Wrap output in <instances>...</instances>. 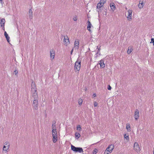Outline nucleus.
<instances>
[{
    "mask_svg": "<svg viewBox=\"0 0 154 154\" xmlns=\"http://www.w3.org/2000/svg\"><path fill=\"white\" fill-rule=\"evenodd\" d=\"M52 135L53 137V141L54 143H55L57 140L58 135L56 130H52Z\"/></svg>",
    "mask_w": 154,
    "mask_h": 154,
    "instance_id": "f257e3e1",
    "label": "nucleus"
},
{
    "mask_svg": "<svg viewBox=\"0 0 154 154\" xmlns=\"http://www.w3.org/2000/svg\"><path fill=\"white\" fill-rule=\"evenodd\" d=\"M81 61H79L78 60L75 62L74 69L76 72H79L80 70L81 66Z\"/></svg>",
    "mask_w": 154,
    "mask_h": 154,
    "instance_id": "f03ea898",
    "label": "nucleus"
},
{
    "mask_svg": "<svg viewBox=\"0 0 154 154\" xmlns=\"http://www.w3.org/2000/svg\"><path fill=\"white\" fill-rule=\"evenodd\" d=\"M114 148V146L112 144L109 145L105 150L104 153L105 154H109V153L112 152Z\"/></svg>",
    "mask_w": 154,
    "mask_h": 154,
    "instance_id": "7ed1b4c3",
    "label": "nucleus"
},
{
    "mask_svg": "<svg viewBox=\"0 0 154 154\" xmlns=\"http://www.w3.org/2000/svg\"><path fill=\"white\" fill-rule=\"evenodd\" d=\"M71 149L72 151L75 152L81 153L83 152V149L82 148L76 147L72 145H71Z\"/></svg>",
    "mask_w": 154,
    "mask_h": 154,
    "instance_id": "20e7f679",
    "label": "nucleus"
},
{
    "mask_svg": "<svg viewBox=\"0 0 154 154\" xmlns=\"http://www.w3.org/2000/svg\"><path fill=\"white\" fill-rule=\"evenodd\" d=\"M133 147L134 150L137 153L140 152L141 150V149L137 142H136L134 143Z\"/></svg>",
    "mask_w": 154,
    "mask_h": 154,
    "instance_id": "39448f33",
    "label": "nucleus"
},
{
    "mask_svg": "<svg viewBox=\"0 0 154 154\" xmlns=\"http://www.w3.org/2000/svg\"><path fill=\"white\" fill-rule=\"evenodd\" d=\"M32 92H35L32 94V97L34 100H37L38 98V94L36 92L37 91L35 87L32 88Z\"/></svg>",
    "mask_w": 154,
    "mask_h": 154,
    "instance_id": "423d86ee",
    "label": "nucleus"
},
{
    "mask_svg": "<svg viewBox=\"0 0 154 154\" xmlns=\"http://www.w3.org/2000/svg\"><path fill=\"white\" fill-rule=\"evenodd\" d=\"M5 19L2 18L0 20V28H1L4 31L5 29Z\"/></svg>",
    "mask_w": 154,
    "mask_h": 154,
    "instance_id": "0eeeda50",
    "label": "nucleus"
},
{
    "mask_svg": "<svg viewBox=\"0 0 154 154\" xmlns=\"http://www.w3.org/2000/svg\"><path fill=\"white\" fill-rule=\"evenodd\" d=\"M64 45L66 46L70 43L68 37L67 35L64 36Z\"/></svg>",
    "mask_w": 154,
    "mask_h": 154,
    "instance_id": "6e6552de",
    "label": "nucleus"
},
{
    "mask_svg": "<svg viewBox=\"0 0 154 154\" xmlns=\"http://www.w3.org/2000/svg\"><path fill=\"white\" fill-rule=\"evenodd\" d=\"M132 11L129 9L128 11V16L127 18L128 20L130 21L132 19Z\"/></svg>",
    "mask_w": 154,
    "mask_h": 154,
    "instance_id": "1a4fd4ad",
    "label": "nucleus"
},
{
    "mask_svg": "<svg viewBox=\"0 0 154 154\" xmlns=\"http://www.w3.org/2000/svg\"><path fill=\"white\" fill-rule=\"evenodd\" d=\"M50 54L51 59V60H53L54 59L55 55V51L54 49H51L50 50Z\"/></svg>",
    "mask_w": 154,
    "mask_h": 154,
    "instance_id": "9d476101",
    "label": "nucleus"
},
{
    "mask_svg": "<svg viewBox=\"0 0 154 154\" xmlns=\"http://www.w3.org/2000/svg\"><path fill=\"white\" fill-rule=\"evenodd\" d=\"M32 105L34 109H37L38 106V101L37 100H34L33 101Z\"/></svg>",
    "mask_w": 154,
    "mask_h": 154,
    "instance_id": "9b49d317",
    "label": "nucleus"
},
{
    "mask_svg": "<svg viewBox=\"0 0 154 154\" xmlns=\"http://www.w3.org/2000/svg\"><path fill=\"white\" fill-rule=\"evenodd\" d=\"M79 42L78 39H76L74 43V48L75 49H78L79 48Z\"/></svg>",
    "mask_w": 154,
    "mask_h": 154,
    "instance_id": "f8f14e48",
    "label": "nucleus"
},
{
    "mask_svg": "<svg viewBox=\"0 0 154 154\" xmlns=\"http://www.w3.org/2000/svg\"><path fill=\"white\" fill-rule=\"evenodd\" d=\"M134 117L136 120H137L139 118V111L137 109H136L135 111Z\"/></svg>",
    "mask_w": 154,
    "mask_h": 154,
    "instance_id": "ddd939ff",
    "label": "nucleus"
},
{
    "mask_svg": "<svg viewBox=\"0 0 154 154\" xmlns=\"http://www.w3.org/2000/svg\"><path fill=\"white\" fill-rule=\"evenodd\" d=\"M99 64L101 68H103L105 66V65L104 63L103 60H101L100 61H99Z\"/></svg>",
    "mask_w": 154,
    "mask_h": 154,
    "instance_id": "4468645a",
    "label": "nucleus"
},
{
    "mask_svg": "<svg viewBox=\"0 0 154 154\" xmlns=\"http://www.w3.org/2000/svg\"><path fill=\"white\" fill-rule=\"evenodd\" d=\"M32 13L33 12L32 11L31 9H29V18L30 19H32L33 17Z\"/></svg>",
    "mask_w": 154,
    "mask_h": 154,
    "instance_id": "2eb2a0df",
    "label": "nucleus"
},
{
    "mask_svg": "<svg viewBox=\"0 0 154 154\" xmlns=\"http://www.w3.org/2000/svg\"><path fill=\"white\" fill-rule=\"evenodd\" d=\"M4 35H5V38H6V39L7 40V41L8 42H9V41H9L10 37L8 36V34L5 31V32H4Z\"/></svg>",
    "mask_w": 154,
    "mask_h": 154,
    "instance_id": "dca6fc26",
    "label": "nucleus"
},
{
    "mask_svg": "<svg viewBox=\"0 0 154 154\" xmlns=\"http://www.w3.org/2000/svg\"><path fill=\"white\" fill-rule=\"evenodd\" d=\"M103 4L100 2L97 4V8L100 10V9L103 6Z\"/></svg>",
    "mask_w": 154,
    "mask_h": 154,
    "instance_id": "f3484780",
    "label": "nucleus"
},
{
    "mask_svg": "<svg viewBox=\"0 0 154 154\" xmlns=\"http://www.w3.org/2000/svg\"><path fill=\"white\" fill-rule=\"evenodd\" d=\"M88 25L87 26V29L88 31L90 32L91 31L90 30V28L91 27V22L89 20H88Z\"/></svg>",
    "mask_w": 154,
    "mask_h": 154,
    "instance_id": "a211bd4d",
    "label": "nucleus"
},
{
    "mask_svg": "<svg viewBox=\"0 0 154 154\" xmlns=\"http://www.w3.org/2000/svg\"><path fill=\"white\" fill-rule=\"evenodd\" d=\"M126 128L128 131L130 132L131 131L130 125L129 124H127L126 126Z\"/></svg>",
    "mask_w": 154,
    "mask_h": 154,
    "instance_id": "6ab92c4d",
    "label": "nucleus"
},
{
    "mask_svg": "<svg viewBox=\"0 0 154 154\" xmlns=\"http://www.w3.org/2000/svg\"><path fill=\"white\" fill-rule=\"evenodd\" d=\"M110 7L112 11L113 12L115 10L116 8L115 5L114 4H113V5L110 4Z\"/></svg>",
    "mask_w": 154,
    "mask_h": 154,
    "instance_id": "aec40b11",
    "label": "nucleus"
},
{
    "mask_svg": "<svg viewBox=\"0 0 154 154\" xmlns=\"http://www.w3.org/2000/svg\"><path fill=\"white\" fill-rule=\"evenodd\" d=\"M4 145H5L6 146L7 148L8 149H9L10 145V144L8 141H6L4 143Z\"/></svg>",
    "mask_w": 154,
    "mask_h": 154,
    "instance_id": "412c9836",
    "label": "nucleus"
},
{
    "mask_svg": "<svg viewBox=\"0 0 154 154\" xmlns=\"http://www.w3.org/2000/svg\"><path fill=\"white\" fill-rule=\"evenodd\" d=\"M133 50V49L132 47H129L128 48V50L127 51V53L128 54H130L131 52H132V51Z\"/></svg>",
    "mask_w": 154,
    "mask_h": 154,
    "instance_id": "4be33fe9",
    "label": "nucleus"
},
{
    "mask_svg": "<svg viewBox=\"0 0 154 154\" xmlns=\"http://www.w3.org/2000/svg\"><path fill=\"white\" fill-rule=\"evenodd\" d=\"M56 123L55 122H53L52 126V130H56Z\"/></svg>",
    "mask_w": 154,
    "mask_h": 154,
    "instance_id": "5701e85b",
    "label": "nucleus"
},
{
    "mask_svg": "<svg viewBox=\"0 0 154 154\" xmlns=\"http://www.w3.org/2000/svg\"><path fill=\"white\" fill-rule=\"evenodd\" d=\"M75 137H76L77 138H79L81 136L80 134L78 132L75 133Z\"/></svg>",
    "mask_w": 154,
    "mask_h": 154,
    "instance_id": "b1692460",
    "label": "nucleus"
},
{
    "mask_svg": "<svg viewBox=\"0 0 154 154\" xmlns=\"http://www.w3.org/2000/svg\"><path fill=\"white\" fill-rule=\"evenodd\" d=\"M82 128L81 127L80 125H78L77 126V130L79 131H81Z\"/></svg>",
    "mask_w": 154,
    "mask_h": 154,
    "instance_id": "393cba45",
    "label": "nucleus"
},
{
    "mask_svg": "<svg viewBox=\"0 0 154 154\" xmlns=\"http://www.w3.org/2000/svg\"><path fill=\"white\" fill-rule=\"evenodd\" d=\"M8 149L7 148V147L5 145L3 147V149L4 151H5L6 152H7V150Z\"/></svg>",
    "mask_w": 154,
    "mask_h": 154,
    "instance_id": "a878e982",
    "label": "nucleus"
},
{
    "mask_svg": "<svg viewBox=\"0 0 154 154\" xmlns=\"http://www.w3.org/2000/svg\"><path fill=\"white\" fill-rule=\"evenodd\" d=\"M78 102L79 104L80 105H81L82 104V99H80L78 100Z\"/></svg>",
    "mask_w": 154,
    "mask_h": 154,
    "instance_id": "bb28decb",
    "label": "nucleus"
},
{
    "mask_svg": "<svg viewBox=\"0 0 154 154\" xmlns=\"http://www.w3.org/2000/svg\"><path fill=\"white\" fill-rule=\"evenodd\" d=\"M106 0H100V2L103 5L106 2Z\"/></svg>",
    "mask_w": 154,
    "mask_h": 154,
    "instance_id": "cd10ccee",
    "label": "nucleus"
},
{
    "mask_svg": "<svg viewBox=\"0 0 154 154\" xmlns=\"http://www.w3.org/2000/svg\"><path fill=\"white\" fill-rule=\"evenodd\" d=\"M124 137L126 138V140H128L129 139V136L128 135H126V134H125L124 135Z\"/></svg>",
    "mask_w": 154,
    "mask_h": 154,
    "instance_id": "c85d7f7f",
    "label": "nucleus"
},
{
    "mask_svg": "<svg viewBox=\"0 0 154 154\" xmlns=\"http://www.w3.org/2000/svg\"><path fill=\"white\" fill-rule=\"evenodd\" d=\"M143 5H142L139 3L138 5V7L139 8H143Z\"/></svg>",
    "mask_w": 154,
    "mask_h": 154,
    "instance_id": "c756f323",
    "label": "nucleus"
},
{
    "mask_svg": "<svg viewBox=\"0 0 154 154\" xmlns=\"http://www.w3.org/2000/svg\"><path fill=\"white\" fill-rule=\"evenodd\" d=\"M73 20L74 21H76L77 20V16H75L73 17Z\"/></svg>",
    "mask_w": 154,
    "mask_h": 154,
    "instance_id": "7c9ffc66",
    "label": "nucleus"
},
{
    "mask_svg": "<svg viewBox=\"0 0 154 154\" xmlns=\"http://www.w3.org/2000/svg\"><path fill=\"white\" fill-rule=\"evenodd\" d=\"M111 87L109 85H108L107 87V89L109 90H110L111 89Z\"/></svg>",
    "mask_w": 154,
    "mask_h": 154,
    "instance_id": "2f4dec72",
    "label": "nucleus"
},
{
    "mask_svg": "<svg viewBox=\"0 0 154 154\" xmlns=\"http://www.w3.org/2000/svg\"><path fill=\"white\" fill-rule=\"evenodd\" d=\"M94 106L95 107L97 106L98 105V103L97 102L95 101L94 102Z\"/></svg>",
    "mask_w": 154,
    "mask_h": 154,
    "instance_id": "473e14b6",
    "label": "nucleus"
},
{
    "mask_svg": "<svg viewBox=\"0 0 154 154\" xmlns=\"http://www.w3.org/2000/svg\"><path fill=\"white\" fill-rule=\"evenodd\" d=\"M139 3L142 5H143V2L142 0H140Z\"/></svg>",
    "mask_w": 154,
    "mask_h": 154,
    "instance_id": "72a5a7b5",
    "label": "nucleus"
},
{
    "mask_svg": "<svg viewBox=\"0 0 154 154\" xmlns=\"http://www.w3.org/2000/svg\"><path fill=\"white\" fill-rule=\"evenodd\" d=\"M100 50H97V53H96L97 54H99V56L100 55Z\"/></svg>",
    "mask_w": 154,
    "mask_h": 154,
    "instance_id": "f704fd0d",
    "label": "nucleus"
},
{
    "mask_svg": "<svg viewBox=\"0 0 154 154\" xmlns=\"http://www.w3.org/2000/svg\"><path fill=\"white\" fill-rule=\"evenodd\" d=\"M97 151V149H94V151L93 152V154H96V153Z\"/></svg>",
    "mask_w": 154,
    "mask_h": 154,
    "instance_id": "c9c22d12",
    "label": "nucleus"
},
{
    "mask_svg": "<svg viewBox=\"0 0 154 154\" xmlns=\"http://www.w3.org/2000/svg\"><path fill=\"white\" fill-rule=\"evenodd\" d=\"M97 50H100V46H97Z\"/></svg>",
    "mask_w": 154,
    "mask_h": 154,
    "instance_id": "e433bc0d",
    "label": "nucleus"
},
{
    "mask_svg": "<svg viewBox=\"0 0 154 154\" xmlns=\"http://www.w3.org/2000/svg\"><path fill=\"white\" fill-rule=\"evenodd\" d=\"M99 56H100L99 55V54H95V57L96 58L98 57Z\"/></svg>",
    "mask_w": 154,
    "mask_h": 154,
    "instance_id": "4c0bfd02",
    "label": "nucleus"
},
{
    "mask_svg": "<svg viewBox=\"0 0 154 154\" xmlns=\"http://www.w3.org/2000/svg\"><path fill=\"white\" fill-rule=\"evenodd\" d=\"M151 42H152L153 43V44H154V39L153 38H152L151 39Z\"/></svg>",
    "mask_w": 154,
    "mask_h": 154,
    "instance_id": "58836bf2",
    "label": "nucleus"
},
{
    "mask_svg": "<svg viewBox=\"0 0 154 154\" xmlns=\"http://www.w3.org/2000/svg\"><path fill=\"white\" fill-rule=\"evenodd\" d=\"M14 72H15V75H16V74H17V73H18V72H17V70H15V71H14Z\"/></svg>",
    "mask_w": 154,
    "mask_h": 154,
    "instance_id": "ea45409f",
    "label": "nucleus"
},
{
    "mask_svg": "<svg viewBox=\"0 0 154 154\" xmlns=\"http://www.w3.org/2000/svg\"><path fill=\"white\" fill-rule=\"evenodd\" d=\"M96 96V95L95 94H94L93 95V97H95Z\"/></svg>",
    "mask_w": 154,
    "mask_h": 154,
    "instance_id": "a19ab883",
    "label": "nucleus"
},
{
    "mask_svg": "<svg viewBox=\"0 0 154 154\" xmlns=\"http://www.w3.org/2000/svg\"><path fill=\"white\" fill-rule=\"evenodd\" d=\"M0 2L1 4L3 3V1L2 0H0Z\"/></svg>",
    "mask_w": 154,
    "mask_h": 154,
    "instance_id": "79ce46f5",
    "label": "nucleus"
},
{
    "mask_svg": "<svg viewBox=\"0 0 154 154\" xmlns=\"http://www.w3.org/2000/svg\"><path fill=\"white\" fill-rule=\"evenodd\" d=\"M73 52V49L71 51V53L72 54V53Z\"/></svg>",
    "mask_w": 154,
    "mask_h": 154,
    "instance_id": "37998d69",
    "label": "nucleus"
},
{
    "mask_svg": "<svg viewBox=\"0 0 154 154\" xmlns=\"http://www.w3.org/2000/svg\"><path fill=\"white\" fill-rule=\"evenodd\" d=\"M125 8V9H126V10H127V8Z\"/></svg>",
    "mask_w": 154,
    "mask_h": 154,
    "instance_id": "c03bdc74",
    "label": "nucleus"
},
{
    "mask_svg": "<svg viewBox=\"0 0 154 154\" xmlns=\"http://www.w3.org/2000/svg\"><path fill=\"white\" fill-rule=\"evenodd\" d=\"M153 154H154V150L153 151Z\"/></svg>",
    "mask_w": 154,
    "mask_h": 154,
    "instance_id": "a18cd8bd",
    "label": "nucleus"
},
{
    "mask_svg": "<svg viewBox=\"0 0 154 154\" xmlns=\"http://www.w3.org/2000/svg\"><path fill=\"white\" fill-rule=\"evenodd\" d=\"M98 11V13H99V11Z\"/></svg>",
    "mask_w": 154,
    "mask_h": 154,
    "instance_id": "49530a36",
    "label": "nucleus"
}]
</instances>
